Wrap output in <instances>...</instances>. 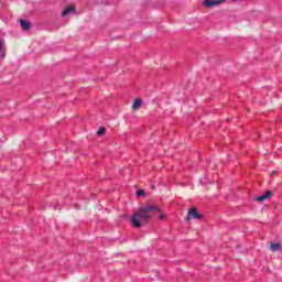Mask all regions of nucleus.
Listing matches in <instances>:
<instances>
[{
    "instance_id": "9",
    "label": "nucleus",
    "mask_w": 282,
    "mask_h": 282,
    "mask_svg": "<svg viewBox=\"0 0 282 282\" xmlns=\"http://www.w3.org/2000/svg\"><path fill=\"white\" fill-rule=\"evenodd\" d=\"M105 127H100L99 130L97 131V135H105Z\"/></svg>"
},
{
    "instance_id": "6",
    "label": "nucleus",
    "mask_w": 282,
    "mask_h": 282,
    "mask_svg": "<svg viewBox=\"0 0 282 282\" xmlns=\"http://www.w3.org/2000/svg\"><path fill=\"white\" fill-rule=\"evenodd\" d=\"M142 107V100L141 99H135L132 104V109L133 111H138Z\"/></svg>"
},
{
    "instance_id": "10",
    "label": "nucleus",
    "mask_w": 282,
    "mask_h": 282,
    "mask_svg": "<svg viewBox=\"0 0 282 282\" xmlns=\"http://www.w3.org/2000/svg\"><path fill=\"white\" fill-rule=\"evenodd\" d=\"M142 195H144V191L140 189L137 192V197H142Z\"/></svg>"
},
{
    "instance_id": "11",
    "label": "nucleus",
    "mask_w": 282,
    "mask_h": 282,
    "mask_svg": "<svg viewBox=\"0 0 282 282\" xmlns=\"http://www.w3.org/2000/svg\"><path fill=\"white\" fill-rule=\"evenodd\" d=\"M159 219H160V220L166 219V214L161 213V214L159 215Z\"/></svg>"
},
{
    "instance_id": "8",
    "label": "nucleus",
    "mask_w": 282,
    "mask_h": 282,
    "mask_svg": "<svg viewBox=\"0 0 282 282\" xmlns=\"http://www.w3.org/2000/svg\"><path fill=\"white\" fill-rule=\"evenodd\" d=\"M280 249H281V243H271L270 246L271 252H279Z\"/></svg>"
},
{
    "instance_id": "2",
    "label": "nucleus",
    "mask_w": 282,
    "mask_h": 282,
    "mask_svg": "<svg viewBox=\"0 0 282 282\" xmlns=\"http://www.w3.org/2000/svg\"><path fill=\"white\" fill-rule=\"evenodd\" d=\"M226 0H204L203 6L205 8H215L216 6H221V3H225Z\"/></svg>"
},
{
    "instance_id": "3",
    "label": "nucleus",
    "mask_w": 282,
    "mask_h": 282,
    "mask_svg": "<svg viewBox=\"0 0 282 282\" xmlns=\"http://www.w3.org/2000/svg\"><path fill=\"white\" fill-rule=\"evenodd\" d=\"M202 217L203 216L197 212V208L193 207L187 214V221H191V219H202Z\"/></svg>"
},
{
    "instance_id": "1",
    "label": "nucleus",
    "mask_w": 282,
    "mask_h": 282,
    "mask_svg": "<svg viewBox=\"0 0 282 282\" xmlns=\"http://www.w3.org/2000/svg\"><path fill=\"white\" fill-rule=\"evenodd\" d=\"M153 213H160V209L155 205H148L139 209L131 218L132 226L134 228H142V224H147L153 217Z\"/></svg>"
},
{
    "instance_id": "4",
    "label": "nucleus",
    "mask_w": 282,
    "mask_h": 282,
    "mask_svg": "<svg viewBox=\"0 0 282 282\" xmlns=\"http://www.w3.org/2000/svg\"><path fill=\"white\" fill-rule=\"evenodd\" d=\"M272 197V191H267L263 195L256 197V202H265Z\"/></svg>"
},
{
    "instance_id": "7",
    "label": "nucleus",
    "mask_w": 282,
    "mask_h": 282,
    "mask_svg": "<svg viewBox=\"0 0 282 282\" xmlns=\"http://www.w3.org/2000/svg\"><path fill=\"white\" fill-rule=\"evenodd\" d=\"M74 10H76V8L74 7H67L63 12H62V17H67V14H72V12H74Z\"/></svg>"
},
{
    "instance_id": "5",
    "label": "nucleus",
    "mask_w": 282,
    "mask_h": 282,
    "mask_svg": "<svg viewBox=\"0 0 282 282\" xmlns=\"http://www.w3.org/2000/svg\"><path fill=\"white\" fill-rule=\"evenodd\" d=\"M20 21V25L22 28V30H30V28H32V24L30 23V21L28 20H19Z\"/></svg>"
},
{
    "instance_id": "13",
    "label": "nucleus",
    "mask_w": 282,
    "mask_h": 282,
    "mask_svg": "<svg viewBox=\"0 0 282 282\" xmlns=\"http://www.w3.org/2000/svg\"><path fill=\"white\" fill-rule=\"evenodd\" d=\"M234 3H237V1H239V0H231Z\"/></svg>"
},
{
    "instance_id": "12",
    "label": "nucleus",
    "mask_w": 282,
    "mask_h": 282,
    "mask_svg": "<svg viewBox=\"0 0 282 282\" xmlns=\"http://www.w3.org/2000/svg\"><path fill=\"white\" fill-rule=\"evenodd\" d=\"M2 48H3V42H1V40H0V52Z\"/></svg>"
}]
</instances>
